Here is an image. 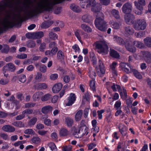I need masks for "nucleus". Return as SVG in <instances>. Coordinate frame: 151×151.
<instances>
[{
    "label": "nucleus",
    "instance_id": "obj_40",
    "mask_svg": "<svg viewBox=\"0 0 151 151\" xmlns=\"http://www.w3.org/2000/svg\"><path fill=\"white\" fill-rule=\"evenodd\" d=\"M57 58L58 60H61L63 59L64 58V53L61 50H59L57 53Z\"/></svg>",
    "mask_w": 151,
    "mask_h": 151
},
{
    "label": "nucleus",
    "instance_id": "obj_4",
    "mask_svg": "<svg viewBox=\"0 0 151 151\" xmlns=\"http://www.w3.org/2000/svg\"><path fill=\"white\" fill-rule=\"evenodd\" d=\"M114 40L120 45H125L126 48L128 51L132 52H135L136 48L132 46L133 44L132 41H128L125 43L123 39L116 36L114 37Z\"/></svg>",
    "mask_w": 151,
    "mask_h": 151
},
{
    "label": "nucleus",
    "instance_id": "obj_11",
    "mask_svg": "<svg viewBox=\"0 0 151 151\" xmlns=\"http://www.w3.org/2000/svg\"><path fill=\"white\" fill-rule=\"evenodd\" d=\"M122 70L127 73H131V68L130 65L128 63L124 62L121 63L119 64Z\"/></svg>",
    "mask_w": 151,
    "mask_h": 151
},
{
    "label": "nucleus",
    "instance_id": "obj_31",
    "mask_svg": "<svg viewBox=\"0 0 151 151\" xmlns=\"http://www.w3.org/2000/svg\"><path fill=\"white\" fill-rule=\"evenodd\" d=\"M81 27L84 31L88 32H91L92 31V29L91 27L85 24H81Z\"/></svg>",
    "mask_w": 151,
    "mask_h": 151
},
{
    "label": "nucleus",
    "instance_id": "obj_64",
    "mask_svg": "<svg viewBox=\"0 0 151 151\" xmlns=\"http://www.w3.org/2000/svg\"><path fill=\"white\" fill-rule=\"evenodd\" d=\"M58 77V75L57 73L52 74L50 76V78L51 80H55Z\"/></svg>",
    "mask_w": 151,
    "mask_h": 151
},
{
    "label": "nucleus",
    "instance_id": "obj_3",
    "mask_svg": "<svg viewBox=\"0 0 151 151\" xmlns=\"http://www.w3.org/2000/svg\"><path fill=\"white\" fill-rule=\"evenodd\" d=\"M114 40L120 45H125L126 48L128 51L132 52H135L136 48L132 46L133 44L132 41H128L125 43L123 39L116 36L114 37Z\"/></svg>",
    "mask_w": 151,
    "mask_h": 151
},
{
    "label": "nucleus",
    "instance_id": "obj_16",
    "mask_svg": "<svg viewBox=\"0 0 151 151\" xmlns=\"http://www.w3.org/2000/svg\"><path fill=\"white\" fill-rule=\"evenodd\" d=\"M134 3L135 6H137L140 9L144 8L143 6L146 5V0H138L134 1Z\"/></svg>",
    "mask_w": 151,
    "mask_h": 151
},
{
    "label": "nucleus",
    "instance_id": "obj_25",
    "mask_svg": "<svg viewBox=\"0 0 151 151\" xmlns=\"http://www.w3.org/2000/svg\"><path fill=\"white\" fill-rule=\"evenodd\" d=\"M52 107L50 106H46L42 107L41 109V112L44 114H47L51 111Z\"/></svg>",
    "mask_w": 151,
    "mask_h": 151
},
{
    "label": "nucleus",
    "instance_id": "obj_13",
    "mask_svg": "<svg viewBox=\"0 0 151 151\" xmlns=\"http://www.w3.org/2000/svg\"><path fill=\"white\" fill-rule=\"evenodd\" d=\"M135 18L134 16L131 14H126L124 16V19L125 22L129 24H133Z\"/></svg>",
    "mask_w": 151,
    "mask_h": 151
},
{
    "label": "nucleus",
    "instance_id": "obj_34",
    "mask_svg": "<svg viewBox=\"0 0 151 151\" xmlns=\"http://www.w3.org/2000/svg\"><path fill=\"white\" fill-rule=\"evenodd\" d=\"M73 122V119L69 117H67L65 118V123L68 126L70 127H71Z\"/></svg>",
    "mask_w": 151,
    "mask_h": 151
},
{
    "label": "nucleus",
    "instance_id": "obj_15",
    "mask_svg": "<svg viewBox=\"0 0 151 151\" xmlns=\"http://www.w3.org/2000/svg\"><path fill=\"white\" fill-rule=\"evenodd\" d=\"M3 70L5 72L6 71H9L11 72H14L16 69L15 66L12 63L7 64L3 67Z\"/></svg>",
    "mask_w": 151,
    "mask_h": 151
},
{
    "label": "nucleus",
    "instance_id": "obj_45",
    "mask_svg": "<svg viewBox=\"0 0 151 151\" xmlns=\"http://www.w3.org/2000/svg\"><path fill=\"white\" fill-rule=\"evenodd\" d=\"M48 146L52 151H57V148L55 144L53 142L49 143Z\"/></svg>",
    "mask_w": 151,
    "mask_h": 151
},
{
    "label": "nucleus",
    "instance_id": "obj_6",
    "mask_svg": "<svg viewBox=\"0 0 151 151\" xmlns=\"http://www.w3.org/2000/svg\"><path fill=\"white\" fill-rule=\"evenodd\" d=\"M146 21L143 19H136L133 24V27L137 31L144 30L146 29Z\"/></svg>",
    "mask_w": 151,
    "mask_h": 151
},
{
    "label": "nucleus",
    "instance_id": "obj_60",
    "mask_svg": "<svg viewBox=\"0 0 151 151\" xmlns=\"http://www.w3.org/2000/svg\"><path fill=\"white\" fill-rule=\"evenodd\" d=\"M72 147L71 145H68L63 146L62 151H70L72 149Z\"/></svg>",
    "mask_w": 151,
    "mask_h": 151
},
{
    "label": "nucleus",
    "instance_id": "obj_33",
    "mask_svg": "<svg viewBox=\"0 0 151 151\" xmlns=\"http://www.w3.org/2000/svg\"><path fill=\"white\" fill-rule=\"evenodd\" d=\"M34 39L40 38L44 36V33L42 31L34 32Z\"/></svg>",
    "mask_w": 151,
    "mask_h": 151
},
{
    "label": "nucleus",
    "instance_id": "obj_61",
    "mask_svg": "<svg viewBox=\"0 0 151 151\" xmlns=\"http://www.w3.org/2000/svg\"><path fill=\"white\" fill-rule=\"evenodd\" d=\"M42 74L41 73H38L35 75V79L36 80L40 81L42 78Z\"/></svg>",
    "mask_w": 151,
    "mask_h": 151
},
{
    "label": "nucleus",
    "instance_id": "obj_46",
    "mask_svg": "<svg viewBox=\"0 0 151 151\" xmlns=\"http://www.w3.org/2000/svg\"><path fill=\"white\" fill-rule=\"evenodd\" d=\"M22 114L25 116V115L31 114L33 112V110L30 109H28L23 111Z\"/></svg>",
    "mask_w": 151,
    "mask_h": 151
},
{
    "label": "nucleus",
    "instance_id": "obj_9",
    "mask_svg": "<svg viewBox=\"0 0 151 151\" xmlns=\"http://www.w3.org/2000/svg\"><path fill=\"white\" fill-rule=\"evenodd\" d=\"M96 68L97 73L100 76H102L105 74V70L104 66L102 61L101 60H99L98 65Z\"/></svg>",
    "mask_w": 151,
    "mask_h": 151
},
{
    "label": "nucleus",
    "instance_id": "obj_58",
    "mask_svg": "<svg viewBox=\"0 0 151 151\" xmlns=\"http://www.w3.org/2000/svg\"><path fill=\"white\" fill-rule=\"evenodd\" d=\"M40 141V139L38 137H34L32 139V142L35 144L38 143Z\"/></svg>",
    "mask_w": 151,
    "mask_h": 151
},
{
    "label": "nucleus",
    "instance_id": "obj_27",
    "mask_svg": "<svg viewBox=\"0 0 151 151\" xmlns=\"http://www.w3.org/2000/svg\"><path fill=\"white\" fill-rule=\"evenodd\" d=\"M134 33V30L129 26L126 27L125 28L124 33L126 35H133Z\"/></svg>",
    "mask_w": 151,
    "mask_h": 151
},
{
    "label": "nucleus",
    "instance_id": "obj_32",
    "mask_svg": "<svg viewBox=\"0 0 151 151\" xmlns=\"http://www.w3.org/2000/svg\"><path fill=\"white\" fill-rule=\"evenodd\" d=\"M83 114L82 110H79L76 114L75 116V120L76 121H79L81 119Z\"/></svg>",
    "mask_w": 151,
    "mask_h": 151
},
{
    "label": "nucleus",
    "instance_id": "obj_38",
    "mask_svg": "<svg viewBox=\"0 0 151 151\" xmlns=\"http://www.w3.org/2000/svg\"><path fill=\"white\" fill-rule=\"evenodd\" d=\"M111 14L116 18L119 19V12L117 10L114 9L111 11Z\"/></svg>",
    "mask_w": 151,
    "mask_h": 151
},
{
    "label": "nucleus",
    "instance_id": "obj_50",
    "mask_svg": "<svg viewBox=\"0 0 151 151\" xmlns=\"http://www.w3.org/2000/svg\"><path fill=\"white\" fill-rule=\"evenodd\" d=\"M145 35V32L143 31H139L135 33V36L137 38H140L143 37Z\"/></svg>",
    "mask_w": 151,
    "mask_h": 151
},
{
    "label": "nucleus",
    "instance_id": "obj_43",
    "mask_svg": "<svg viewBox=\"0 0 151 151\" xmlns=\"http://www.w3.org/2000/svg\"><path fill=\"white\" fill-rule=\"evenodd\" d=\"M24 133L25 134L34 135L35 134V132L34 130L31 129H28L25 130L24 131Z\"/></svg>",
    "mask_w": 151,
    "mask_h": 151
},
{
    "label": "nucleus",
    "instance_id": "obj_35",
    "mask_svg": "<svg viewBox=\"0 0 151 151\" xmlns=\"http://www.w3.org/2000/svg\"><path fill=\"white\" fill-rule=\"evenodd\" d=\"M70 8L73 11L76 12H79L81 11L80 7L75 4H71Z\"/></svg>",
    "mask_w": 151,
    "mask_h": 151
},
{
    "label": "nucleus",
    "instance_id": "obj_19",
    "mask_svg": "<svg viewBox=\"0 0 151 151\" xmlns=\"http://www.w3.org/2000/svg\"><path fill=\"white\" fill-rule=\"evenodd\" d=\"M76 100V96L74 93H70V95L68 98V102L66 104V106H70L74 103Z\"/></svg>",
    "mask_w": 151,
    "mask_h": 151
},
{
    "label": "nucleus",
    "instance_id": "obj_23",
    "mask_svg": "<svg viewBox=\"0 0 151 151\" xmlns=\"http://www.w3.org/2000/svg\"><path fill=\"white\" fill-rule=\"evenodd\" d=\"M35 88L38 90H42L46 89L47 85L45 83H39L35 86Z\"/></svg>",
    "mask_w": 151,
    "mask_h": 151
},
{
    "label": "nucleus",
    "instance_id": "obj_29",
    "mask_svg": "<svg viewBox=\"0 0 151 151\" xmlns=\"http://www.w3.org/2000/svg\"><path fill=\"white\" fill-rule=\"evenodd\" d=\"M109 24L113 28L115 29H118L120 27V25L118 23L113 20L110 21Z\"/></svg>",
    "mask_w": 151,
    "mask_h": 151
},
{
    "label": "nucleus",
    "instance_id": "obj_14",
    "mask_svg": "<svg viewBox=\"0 0 151 151\" xmlns=\"http://www.w3.org/2000/svg\"><path fill=\"white\" fill-rule=\"evenodd\" d=\"M141 54L143 55L145 61L148 64L151 62V53L147 51H144L141 52Z\"/></svg>",
    "mask_w": 151,
    "mask_h": 151
},
{
    "label": "nucleus",
    "instance_id": "obj_18",
    "mask_svg": "<svg viewBox=\"0 0 151 151\" xmlns=\"http://www.w3.org/2000/svg\"><path fill=\"white\" fill-rule=\"evenodd\" d=\"M81 19L83 22L86 23H91L93 19L91 16L88 14L83 16Z\"/></svg>",
    "mask_w": 151,
    "mask_h": 151
},
{
    "label": "nucleus",
    "instance_id": "obj_62",
    "mask_svg": "<svg viewBox=\"0 0 151 151\" xmlns=\"http://www.w3.org/2000/svg\"><path fill=\"white\" fill-rule=\"evenodd\" d=\"M47 67L44 65H42L40 66V70L42 72L45 73L47 70Z\"/></svg>",
    "mask_w": 151,
    "mask_h": 151
},
{
    "label": "nucleus",
    "instance_id": "obj_21",
    "mask_svg": "<svg viewBox=\"0 0 151 151\" xmlns=\"http://www.w3.org/2000/svg\"><path fill=\"white\" fill-rule=\"evenodd\" d=\"M2 130L4 132H13L15 131V128L13 126L9 125H5L2 127Z\"/></svg>",
    "mask_w": 151,
    "mask_h": 151
},
{
    "label": "nucleus",
    "instance_id": "obj_59",
    "mask_svg": "<svg viewBox=\"0 0 151 151\" xmlns=\"http://www.w3.org/2000/svg\"><path fill=\"white\" fill-rule=\"evenodd\" d=\"M72 48L76 52L79 53L80 51V49L78 46L77 44H75L72 46Z\"/></svg>",
    "mask_w": 151,
    "mask_h": 151
},
{
    "label": "nucleus",
    "instance_id": "obj_41",
    "mask_svg": "<svg viewBox=\"0 0 151 151\" xmlns=\"http://www.w3.org/2000/svg\"><path fill=\"white\" fill-rule=\"evenodd\" d=\"M12 124L17 127H21L24 126V124L21 121H17L13 122Z\"/></svg>",
    "mask_w": 151,
    "mask_h": 151
},
{
    "label": "nucleus",
    "instance_id": "obj_30",
    "mask_svg": "<svg viewBox=\"0 0 151 151\" xmlns=\"http://www.w3.org/2000/svg\"><path fill=\"white\" fill-rule=\"evenodd\" d=\"M131 72L133 73L134 76L137 78L141 79L142 76L140 73L136 70L134 69H131Z\"/></svg>",
    "mask_w": 151,
    "mask_h": 151
},
{
    "label": "nucleus",
    "instance_id": "obj_56",
    "mask_svg": "<svg viewBox=\"0 0 151 151\" xmlns=\"http://www.w3.org/2000/svg\"><path fill=\"white\" fill-rule=\"evenodd\" d=\"M0 137L5 140H8L9 139L8 135L5 133H0Z\"/></svg>",
    "mask_w": 151,
    "mask_h": 151
},
{
    "label": "nucleus",
    "instance_id": "obj_28",
    "mask_svg": "<svg viewBox=\"0 0 151 151\" xmlns=\"http://www.w3.org/2000/svg\"><path fill=\"white\" fill-rule=\"evenodd\" d=\"M53 23L52 21H45L42 24L41 27L42 28L47 29L50 27Z\"/></svg>",
    "mask_w": 151,
    "mask_h": 151
},
{
    "label": "nucleus",
    "instance_id": "obj_17",
    "mask_svg": "<svg viewBox=\"0 0 151 151\" xmlns=\"http://www.w3.org/2000/svg\"><path fill=\"white\" fill-rule=\"evenodd\" d=\"M78 134H81L82 136L87 135L88 134V128L85 125L80 127L78 132Z\"/></svg>",
    "mask_w": 151,
    "mask_h": 151
},
{
    "label": "nucleus",
    "instance_id": "obj_49",
    "mask_svg": "<svg viewBox=\"0 0 151 151\" xmlns=\"http://www.w3.org/2000/svg\"><path fill=\"white\" fill-rule=\"evenodd\" d=\"M27 46L29 48L34 47L35 46V43L34 41H29L27 42Z\"/></svg>",
    "mask_w": 151,
    "mask_h": 151
},
{
    "label": "nucleus",
    "instance_id": "obj_5",
    "mask_svg": "<svg viewBox=\"0 0 151 151\" xmlns=\"http://www.w3.org/2000/svg\"><path fill=\"white\" fill-rule=\"evenodd\" d=\"M111 85V88L113 91H118L119 93L121 98L122 99L125 100L127 98L126 90L123 87V92H122V89L119 85L114 83L112 84L110 83H106V85Z\"/></svg>",
    "mask_w": 151,
    "mask_h": 151
},
{
    "label": "nucleus",
    "instance_id": "obj_51",
    "mask_svg": "<svg viewBox=\"0 0 151 151\" xmlns=\"http://www.w3.org/2000/svg\"><path fill=\"white\" fill-rule=\"evenodd\" d=\"M36 104L35 103L33 102L27 103L25 104L24 107L26 108L33 107L35 106Z\"/></svg>",
    "mask_w": 151,
    "mask_h": 151
},
{
    "label": "nucleus",
    "instance_id": "obj_7",
    "mask_svg": "<svg viewBox=\"0 0 151 151\" xmlns=\"http://www.w3.org/2000/svg\"><path fill=\"white\" fill-rule=\"evenodd\" d=\"M96 47L97 49L100 50V53H103L105 55L107 54L109 47L107 43L104 40L97 42Z\"/></svg>",
    "mask_w": 151,
    "mask_h": 151
},
{
    "label": "nucleus",
    "instance_id": "obj_37",
    "mask_svg": "<svg viewBox=\"0 0 151 151\" xmlns=\"http://www.w3.org/2000/svg\"><path fill=\"white\" fill-rule=\"evenodd\" d=\"M59 133L60 136H65L68 135V132L66 128H62L60 130Z\"/></svg>",
    "mask_w": 151,
    "mask_h": 151
},
{
    "label": "nucleus",
    "instance_id": "obj_24",
    "mask_svg": "<svg viewBox=\"0 0 151 151\" xmlns=\"http://www.w3.org/2000/svg\"><path fill=\"white\" fill-rule=\"evenodd\" d=\"M127 127L124 125L120 124L119 127V132L121 133L122 136H125L127 134Z\"/></svg>",
    "mask_w": 151,
    "mask_h": 151
},
{
    "label": "nucleus",
    "instance_id": "obj_63",
    "mask_svg": "<svg viewBox=\"0 0 151 151\" xmlns=\"http://www.w3.org/2000/svg\"><path fill=\"white\" fill-rule=\"evenodd\" d=\"M27 54H22L17 55L16 56V58L19 59H24L27 58Z\"/></svg>",
    "mask_w": 151,
    "mask_h": 151
},
{
    "label": "nucleus",
    "instance_id": "obj_47",
    "mask_svg": "<svg viewBox=\"0 0 151 151\" xmlns=\"http://www.w3.org/2000/svg\"><path fill=\"white\" fill-rule=\"evenodd\" d=\"M80 32V30L79 29H76L75 32V35L76 37L78 40L80 42H82L81 37L80 35L79 32Z\"/></svg>",
    "mask_w": 151,
    "mask_h": 151
},
{
    "label": "nucleus",
    "instance_id": "obj_44",
    "mask_svg": "<svg viewBox=\"0 0 151 151\" xmlns=\"http://www.w3.org/2000/svg\"><path fill=\"white\" fill-rule=\"evenodd\" d=\"M19 81L22 83H24L26 81V77L24 75H21L18 76Z\"/></svg>",
    "mask_w": 151,
    "mask_h": 151
},
{
    "label": "nucleus",
    "instance_id": "obj_39",
    "mask_svg": "<svg viewBox=\"0 0 151 151\" xmlns=\"http://www.w3.org/2000/svg\"><path fill=\"white\" fill-rule=\"evenodd\" d=\"M110 54L112 57L116 58H118L120 56L119 54L114 50H111Z\"/></svg>",
    "mask_w": 151,
    "mask_h": 151
},
{
    "label": "nucleus",
    "instance_id": "obj_22",
    "mask_svg": "<svg viewBox=\"0 0 151 151\" xmlns=\"http://www.w3.org/2000/svg\"><path fill=\"white\" fill-rule=\"evenodd\" d=\"M43 93L40 91L35 92L33 95L32 99L34 101H37L39 100L43 95Z\"/></svg>",
    "mask_w": 151,
    "mask_h": 151
},
{
    "label": "nucleus",
    "instance_id": "obj_2",
    "mask_svg": "<svg viewBox=\"0 0 151 151\" xmlns=\"http://www.w3.org/2000/svg\"><path fill=\"white\" fill-rule=\"evenodd\" d=\"M101 9V5L98 3L95 4V15L97 14L95 21V25L99 30L104 31L107 28V24L104 21V15L100 11Z\"/></svg>",
    "mask_w": 151,
    "mask_h": 151
},
{
    "label": "nucleus",
    "instance_id": "obj_48",
    "mask_svg": "<svg viewBox=\"0 0 151 151\" xmlns=\"http://www.w3.org/2000/svg\"><path fill=\"white\" fill-rule=\"evenodd\" d=\"M49 36L50 39L54 40L57 39L58 38L57 35L52 32H50L49 33Z\"/></svg>",
    "mask_w": 151,
    "mask_h": 151
},
{
    "label": "nucleus",
    "instance_id": "obj_12",
    "mask_svg": "<svg viewBox=\"0 0 151 151\" xmlns=\"http://www.w3.org/2000/svg\"><path fill=\"white\" fill-rule=\"evenodd\" d=\"M89 75L90 77L92 79L90 81L89 86L90 87V89L93 91H94V73L91 68L89 67Z\"/></svg>",
    "mask_w": 151,
    "mask_h": 151
},
{
    "label": "nucleus",
    "instance_id": "obj_54",
    "mask_svg": "<svg viewBox=\"0 0 151 151\" xmlns=\"http://www.w3.org/2000/svg\"><path fill=\"white\" fill-rule=\"evenodd\" d=\"M136 8L138 9L137 10L135 11V13L137 15H140L142 14L143 13V11L144 10V8L140 9L137 6H135Z\"/></svg>",
    "mask_w": 151,
    "mask_h": 151
},
{
    "label": "nucleus",
    "instance_id": "obj_1",
    "mask_svg": "<svg viewBox=\"0 0 151 151\" xmlns=\"http://www.w3.org/2000/svg\"><path fill=\"white\" fill-rule=\"evenodd\" d=\"M64 0H40L37 5L33 8L28 4H24L17 8L18 13L11 17L8 14L0 20V33L8 27H12L19 22L25 20L27 16H32L36 14L44 11H50L55 5L60 3Z\"/></svg>",
    "mask_w": 151,
    "mask_h": 151
},
{
    "label": "nucleus",
    "instance_id": "obj_42",
    "mask_svg": "<svg viewBox=\"0 0 151 151\" xmlns=\"http://www.w3.org/2000/svg\"><path fill=\"white\" fill-rule=\"evenodd\" d=\"M134 44L136 47L139 48H142L144 47V44L140 42L135 41L134 42Z\"/></svg>",
    "mask_w": 151,
    "mask_h": 151
},
{
    "label": "nucleus",
    "instance_id": "obj_20",
    "mask_svg": "<svg viewBox=\"0 0 151 151\" xmlns=\"http://www.w3.org/2000/svg\"><path fill=\"white\" fill-rule=\"evenodd\" d=\"M63 84L61 83H58L54 85L52 88L53 93H56L58 92L61 89Z\"/></svg>",
    "mask_w": 151,
    "mask_h": 151
},
{
    "label": "nucleus",
    "instance_id": "obj_55",
    "mask_svg": "<svg viewBox=\"0 0 151 151\" xmlns=\"http://www.w3.org/2000/svg\"><path fill=\"white\" fill-rule=\"evenodd\" d=\"M51 95L49 93L45 94L41 98V100L42 101H45L48 100L50 98Z\"/></svg>",
    "mask_w": 151,
    "mask_h": 151
},
{
    "label": "nucleus",
    "instance_id": "obj_53",
    "mask_svg": "<svg viewBox=\"0 0 151 151\" xmlns=\"http://www.w3.org/2000/svg\"><path fill=\"white\" fill-rule=\"evenodd\" d=\"M37 120V117H34L29 120V124L30 125H33L36 123Z\"/></svg>",
    "mask_w": 151,
    "mask_h": 151
},
{
    "label": "nucleus",
    "instance_id": "obj_8",
    "mask_svg": "<svg viewBox=\"0 0 151 151\" xmlns=\"http://www.w3.org/2000/svg\"><path fill=\"white\" fill-rule=\"evenodd\" d=\"M14 0H11V1L7 0H4L0 3V11H2L6 7L11 8L13 6V2Z\"/></svg>",
    "mask_w": 151,
    "mask_h": 151
},
{
    "label": "nucleus",
    "instance_id": "obj_26",
    "mask_svg": "<svg viewBox=\"0 0 151 151\" xmlns=\"http://www.w3.org/2000/svg\"><path fill=\"white\" fill-rule=\"evenodd\" d=\"M94 0H87L86 7L91 8V10L93 12H94Z\"/></svg>",
    "mask_w": 151,
    "mask_h": 151
},
{
    "label": "nucleus",
    "instance_id": "obj_10",
    "mask_svg": "<svg viewBox=\"0 0 151 151\" xmlns=\"http://www.w3.org/2000/svg\"><path fill=\"white\" fill-rule=\"evenodd\" d=\"M132 9V3L127 2L123 6L122 10L124 14H128L130 13Z\"/></svg>",
    "mask_w": 151,
    "mask_h": 151
},
{
    "label": "nucleus",
    "instance_id": "obj_57",
    "mask_svg": "<svg viewBox=\"0 0 151 151\" xmlns=\"http://www.w3.org/2000/svg\"><path fill=\"white\" fill-rule=\"evenodd\" d=\"M121 102L120 101V100H118L116 101L114 105V107L115 108H116V110L118 109H119L121 107Z\"/></svg>",
    "mask_w": 151,
    "mask_h": 151
},
{
    "label": "nucleus",
    "instance_id": "obj_52",
    "mask_svg": "<svg viewBox=\"0 0 151 151\" xmlns=\"http://www.w3.org/2000/svg\"><path fill=\"white\" fill-rule=\"evenodd\" d=\"M9 50V47L6 45H4L2 47L1 51L2 52L7 53Z\"/></svg>",
    "mask_w": 151,
    "mask_h": 151
},
{
    "label": "nucleus",
    "instance_id": "obj_36",
    "mask_svg": "<svg viewBox=\"0 0 151 151\" xmlns=\"http://www.w3.org/2000/svg\"><path fill=\"white\" fill-rule=\"evenodd\" d=\"M144 42L146 45L151 47V38L147 37L144 40Z\"/></svg>",
    "mask_w": 151,
    "mask_h": 151
}]
</instances>
